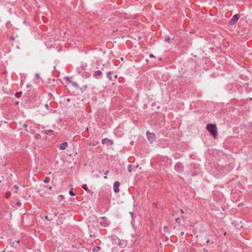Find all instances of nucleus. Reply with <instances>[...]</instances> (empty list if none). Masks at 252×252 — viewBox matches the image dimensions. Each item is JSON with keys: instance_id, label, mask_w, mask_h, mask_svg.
<instances>
[{"instance_id": "f257e3e1", "label": "nucleus", "mask_w": 252, "mask_h": 252, "mask_svg": "<svg viewBox=\"0 0 252 252\" xmlns=\"http://www.w3.org/2000/svg\"><path fill=\"white\" fill-rule=\"evenodd\" d=\"M207 129L211 133L214 137H216L217 135L216 126L214 124H208L206 126Z\"/></svg>"}, {"instance_id": "f03ea898", "label": "nucleus", "mask_w": 252, "mask_h": 252, "mask_svg": "<svg viewBox=\"0 0 252 252\" xmlns=\"http://www.w3.org/2000/svg\"><path fill=\"white\" fill-rule=\"evenodd\" d=\"M146 135L148 139L150 141L151 143H152L156 138L155 133H151L149 131H147L146 132Z\"/></svg>"}, {"instance_id": "7ed1b4c3", "label": "nucleus", "mask_w": 252, "mask_h": 252, "mask_svg": "<svg viewBox=\"0 0 252 252\" xmlns=\"http://www.w3.org/2000/svg\"><path fill=\"white\" fill-rule=\"evenodd\" d=\"M120 184L118 181H116L114 182V185H113V189H114V191L115 193H118L120 191V189H119Z\"/></svg>"}, {"instance_id": "20e7f679", "label": "nucleus", "mask_w": 252, "mask_h": 252, "mask_svg": "<svg viewBox=\"0 0 252 252\" xmlns=\"http://www.w3.org/2000/svg\"><path fill=\"white\" fill-rule=\"evenodd\" d=\"M240 18V16L238 14H235L230 21L231 24H234L236 23Z\"/></svg>"}, {"instance_id": "39448f33", "label": "nucleus", "mask_w": 252, "mask_h": 252, "mask_svg": "<svg viewBox=\"0 0 252 252\" xmlns=\"http://www.w3.org/2000/svg\"><path fill=\"white\" fill-rule=\"evenodd\" d=\"M183 169V165L181 163H177L175 165V169L178 172H181Z\"/></svg>"}, {"instance_id": "423d86ee", "label": "nucleus", "mask_w": 252, "mask_h": 252, "mask_svg": "<svg viewBox=\"0 0 252 252\" xmlns=\"http://www.w3.org/2000/svg\"><path fill=\"white\" fill-rule=\"evenodd\" d=\"M68 146V143L66 142L61 143L58 146L59 148L61 150H65Z\"/></svg>"}, {"instance_id": "0eeeda50", "label": "nucleus", "mask_w": 252, "mask_h": 252, "mask_svg": "<svg viewBox=\"0 0 252 252\" xmlns=\"http://www.w3.org/2000/svg\"><path fill=\"white\" fill-rule=\"evenodd\" d=\"M100 219V223L103 226L106 227L108 225L109 223L108 221L105 219V217H102Z\"/></svg>"}, {"instance_id": "6e6552de", "label": "nucleus", "mask_w": 252, "mask_h": 252, "mask_svg": "<svg viewBox=\"0 0 252 252\" xmlns=\"http://www.w3.org/2000/svg\"><path fill=\"white\" fill-rule=\"evenodd\" d=\"M42 132L43 134L50 135H53L54 134V131L51 129L43 130L42 131Z\"/></svg>"}, {"instance_id": "1a4fd4ad", "label": "nucleus", "mask_w": 252, "mask_h": 252, "mask_svg": "<svg viewBox=\"0 0 252 252\" xmlns=\"http://www.w3.org/2000/svg\"><path fill=\"white\" fill-rule=\"evenodd\" d=\"M102 74V72L100 70H97L94 72V73L93 74V77L94 78L98 79L100 77V75Z\"/></svg>"}, {"instance_id": "9d476101", "label": "nucleus", "mask_w": 252, "mask_h": 252, "mask_svg": "<svg viewBox=\"0 0 252 252\" xmlns=\"http://www.w3.org/2000/svg\"><path fill=\"white\" fill-rule=\"evenodd\" d=\"M35 77L37 78V79L35 80V82L37 84H38L40 82V77L39 73H36L35 74Z\"/></svg>"}, {"instance_id": "9b49d317", "label": "nucleus", "mask_w": 252, "mask_h": 252, "mask_svg": "<svg viewBox=\"0 0 252 252\" xmlns=\"http://www.w3.org/2000/svg\"><path fill=\"white\" fill-rule=\"evenodd\" d=\"M82 188L84 189L86 191H88V192H89L90 191V190L89 189H88V188L87 187V186L86 184H84V185H83L82 186Z\"/></svg>"}, {"instance_id": "f8f14e48", "label": "nucleus", "mask_w": 252, "mask_h": 252, "mask_svg": "<svg viewBox=\"0 0 252 252\" xmlns=\"http://www.w3.org/2000/svg\"><path fill=\"white\" fill-rule=\"evenodd\" d=\"M100 248L98 246H94L93 249V251L94 252H98L100 250Z\"/></svg>"}, {"instance_id": "ddd939ff", "label": "nucleus", "mask_w": 252, "mask_h": 252, "mask_svg": "<svg viewBox=\"0 0 252 252\" xmlns=\"http://www.w3.org/2000/svg\"><path fill=\"white\" fill-rule=\"evenodd\" d=\"M50 178H49V177H46L44 179V180H43V182H44V183H49V182H50Z\"/></svg>"}, {"instance_id": "4468645a", "label": "nucleus", "mask_w": 252, "mask_h": 252, "mask_svg": "<svg viewBox=\"0 0 252 252\" xmlns=\"http://www.w3.org/2000/svg\"><path fill=\"white\" fill-rule=\"evenodd\" d=\"M111 72H108L107 73V77L108 78V79L109 80H111L112 79V77H111Z\"/></svg>"}, {"instance_id": "2eb2a0df", "label": "nucleus", "mask_w": 252, "mask_h": 252, "mask_svg": "<svg viewBox=\"0 0 252 252\" xmlns=\"http://www.w3.org/2000/svg\"><path fill=\"white\" fill-rule=\"evenodd\" d=\"M69 194L71 196H75V195H76V194L75 193H74L73 191V189H70V190L69 191Z\"/></svg>"}, {"instance_id": "dca6fc26", "label": "nucleus", "mask_w": 252, "mask_h": 252, "mask_svg": "<svg viewBox=\"0 0 252 252\" xmlns=\"http://www.w3.org/2000/svg\"><path fill=\"white\" fill-rule=\"evenodd\" d=\"M175 221L177 223L179 224V225H181L180 219L179 217L175 218Z\"/></svg>"}, {"instance_id": "f3484780", "label": "nucleus", "mask_w": 252, "mask_h": 252, "mask_svg": "<svg viewBox=\"0 0 252 252\" xmlns=\"http://www.w3.org/2000/svg\"><path fill=\"white\" fill-rule=\"evenodd\" d=\"M22 92H18V93H16L15 94V96L17 97H19L20 96V95H21Z\"/></svg>"}, {"instance_id": "a211bd4d", "label": "nucleus", "mask_w": 252, "mask_h": 252, "mask_svg": "<svg viewBox=\"0 0 252 252\" xmlns=\"http://www.w3.org/2000/svg\"><path fill=\"white\" fill-rule=\"evenodd\" d=\"M105 141H110V140L107 138H104L102 140L101 143L104 144Z\"/></svg>"}, {"instance_id": "6ab92c4d", "label": "nucleus", "mask_w": 252, "mask_h": 252, "mask_svg": "<svg viewBox=\"0 0 252 252\" xmlns=\"http://www.w3.org/2000/svg\"><path fill=\"white\" fill-rule=\"evenodd\" d=\"M87 88V85L84 86L83 88H81L80 90H81L82 93H83L84 91H85L86 90Z\"/></svg>"}, {"instance_id": "aec40b11", "label": "nucleus", "mask_w": 252, "mask_h": 252, "mask_svg": "<svg viewBox=\"0 0 252 252\" xmlns=\"http://www.w3.org/2000/svg\"><path fill=\"white\" fill-rule=\"evenodd\" d=\"M64 79H65L66 81L68 82L69 83H71V82H72L70 80V78H69L68 77H67V76L65 77H64Z\"/></svg>"}, {"instance_id": "412c9836", "label": "nucleus", "mask_w": 252, "mask_h": 252, "mask_svg": "<svg viewBox=\"0 0 252 252\" xmlns=\"http://www.w3.org/2000/svg\"><path fill=\"white\" fill-rule=\"evenodd\" d=\"M127 171L129 172H131V164H129L127 166Z\"/></svg>"}, {"instance_id": "4be33fe9", "label": "nucleus", "mask_w": 252, "mask_h": 252, "mask_svg": "<svg viewBox=\"0 0 252 252\" xmlns=\"http://www.w3.org/2000/svg\"><path fill=\"white\" fill-rule=\"evenodd\" d=\"M71 84H72V85L74 87H76V88H78V87H79V86L78 85V84H77L76 83H75V82H71Z\"/></svg>"}, {"instance_id": "5701e85b", "label": "nucleus", "mask_w": 252, "mask_h": 252, "mask_svg": "<svg viewBox=\"0 0 252 252\" xmlns=\"http://www.w3.org/2000/svg\"><path fill=\"white\" fill-rule=\"evenodd\" d=\"M108 172H109V171H108V170H106V171L105 172V173H104V175H105V176H104V179H107V176H106V175H107V173H108Z\"/></svg>"}, {"instance_id": "b1692460", "label": "nucleus", "mask_w": 252, "mask_h": 252, "mask_svg": "<svg viewBox=\"0 0 252 252\" xmlns=\"http://www.w3.org/2000/svg\"><path fill=\"white\" fill-rule=\"evenodd\" d=\"M63 195H59V196H58V198L59 201H60L62 200V198H63Z\"/></svg>"}, {"instance_id": "393cba45", "label": "nucleus", "mask_w": 252, "mask_h": 252, "mask_svg": "<svg viewBox=\"0 0 252 252\" xmlns=\"http://www.w3.org/2000/svg\"><path fill=\"white\" fill-rule=\"evenodd\" d=\"M23 126L26 128V130L28 131V130L27 129V127H28L27 125L25 124L23 125Z\"/></svg>"}, {"instance_id": "a878e982", "label": "nucleus", "mask_w": 252, "mask_h": 252, "mask_svg": "<svg viewBox=\"0 0 252 252\" xmlns=\"http://www.w3.org/2000/svg\"><path fill=\"white\" fill-rule=\"evenodd\" d=\"M32 87V85L31 84H28L27 85V88H31Z\"/></svg>"}, {"instance_id": "bb28decb", "label": "nucleus", "mask_w": 252, "mask_h": 252, "mask_svg": "<svg viewBox=\"0 0 252 252\" xmlns=\"http://www.w3.org/2000/svg\"><path fill=\"white\" fill-rule=\"evenodd\" d=\"M10 195V193H6V198H8Z\"/></svg>"}, {"instance_id": "cd10ccee", "label": "nucleus", "mask_w": 252, "mask_h": 252, "mask_svg": "<svg viewBox=\"0 0 252 252\" xmlns=\"http://www.w3.org/2000/svg\"><path fill=\"white\" fill-rule=\"evenodd\" d=\"M35 137L36 139H37L40 137V135L39 134H37V135H35Z\"/></svg>"}, {"instance_id": "c85d7f7f", "label": "nucleus", "mask_w": 252, "mask_h": 252, "mask_svg": "<svg viewBox=\"0 0 252 252\" xmlns=\"http://www.w3.org/2000/svg\"><path fill=\"white\" fill-rule=\"evenodd\" d=\"M149 57H150V58H154V57H155V56H154V55H153V54H150V55H149Z\"/></svg>"}, {"instance_id": "c756f323", "label": "nucleus", "mask_w": 252, "mask_h": 252, "mask_svg": "<svg viewBox=\"0 0 252 252\" xmlns=\"http://www.w3.org/2000/svg\"><path fill=\"white\" fill-rule=\"evenodd\" d=\"M45 219L47 220H49L50 219L48 218V216H45Z\"/></svg>"}, {"instance_id": "7c9ffc66", "label": "nucleus", "mask_w": 252, "mask_h": 252, "mask_svg": "<svg viewBox=\"0 0 252 252\" xmlns=\"http://www.w3.org/2000/svg\"><path fill=\"white\" fill-rule=\"evenodd\" d=\"M166 41H167V42H169V41H170V38H166L165 39Z\"/></svg>"}, {"instance_id": "2f4dec72", "label": "nucleus", "mask_w": 252, "mask_h": 252, "mask_svg": "<svg viewBox=\"0 0 252 252\" xmlns=\"http://www.w3.org/2000/svg\"><path fill=\"white\" fill-rule=\"evenodd\" d=\"M14 187H15V189H18L19 188L18 186V185H15L14 186Z\"/></svg>"}, {"instance_id": "473e14b6", "label": "nucleus", "mask_w": 252, "mask_h": 252, "mask_svg": "<svg viewBox=\"0 0 252 252\" xmlns=\"http://www.w3.org/2000/svg\"><path fill=\"white\" fill-rule=\"evenodd\" d=\"M45 107L46 108H48V107H49V105L47 103L45 104Z\"/></svg>"}, {"instance_id": "72a5a7b5", "label": "nucleus", "mask_w": 252, "mask_h": 252, "mask_svg": "<svg viewBox=\"0 0 252 252\" xmlns=\"http://www.w3.org/2000/svg\"><path fill=\"white\" fill-rule=\"evenodd\" d=\"M175 213H176V212H175V211L173 212L172 213V216H174L175 215Z\"/></svg>"}, {"instance_id": "f704fd0d", "label": "nucleus", "mask_w": 252, "mask_h": 252, "mask_svg": "<svg viewBox=\"0 0 252 252\" xmlns=\"http://www.w3.org/2000/svg\"><path fill=\"white\" fill-rule=\"evenodd\" d=\"M180 211H181V212L182 214L184 213V210H183V209H181V210H180Z\"/></svg>"}, {"instance_id": "c9c22d12", "label": "nucleus", "mask_w": 252, "mask_h": 252, "mask_svg": "<svg viewBox=\"0 0 252 252\" xmlns=\"http://www.w3.org/2000/svg\"><path fill=\"white\" fill-rule=\"evenodd\" d=\"M180 234H181V236H183L184 234V232L182 231V232H181Z\"/></svg>"}, {"instance_id": "e433bc0d", "label": "nucleus", "mask_w": 252, "mask_h": 252, "mask_svg": "<svg viewBox=\"0 0 252 252\" xmlns=\"http://www.w3.org/2000/svg\"><path fill=\"white\" fill-rule=\"evenodd\" d=\"M41 128L42 129H44V128H45V127L44 126H41Z\"/></svg>"}, {"instance_id": "4c0bfd02", "label": "nucleus", "mask_w": 252, "mask_h": 252, "mask_svg": "<svg viewBox=\"0 0 252 252\" xmlns=\"http://www.w3.org/2000/svg\"><path fill=\"white\" fill-rule=\"evenodd\" d=\"M66 100H67V101H69L70 100V99L69 98H67V99H66Z\"/></svg>"}, {"instance_id": "58836bf2", "label": "nucleus", "mask_w": 252, "mask_h": 252, "mask_svg": "<svg viewBox=\"0 0 252 252\" xmlns=\"http://www.w3.org/2000/svg\"><path fill=\"white\" fill-rule=\"evenodd\" d=\"M54 215L55 216H57V213H54Z\"/></svg>"}, {"instance_id": "ea45409f", "label": "nucleus", "mask_w": 252, "mask_h": 252, "mask_svg": "<svg viewBox=\"0 0 252 252\" xmlns=\"http://www.w3.org/2000/svg\"><path fill=\"white\" fill-rule=\"evenodd\" d=\"M88 130H89L88 128V127H86V130L88 131Z\"/></svg>"}, {"instance_id": "a19ab883", "label": "nucleus", "mask_w": 252, "mask_h": 252, "mask_svg": "<svg viewBox=\"0 0 252 252\" xmlns=\"http://www.w3.org/2000/svg\"><path fill=\"white\" fill-rule=\"evenodd\" d=\"M51 189H52V187H51V186H50V187L49 188V189L50 190H51Z\"/></svg>"}, {"instance_id": "79ce46f5", "label": "nucleus", "mask_w": 252, "mask_h": 252, "mask_svg": "<svg viewBox=\"0 0 252 252\" xmlns=\"http://www.w3.org/2000/svg\"><path fill=\"white\" fill-rule=\"evenodd\" d=\"M51 174V172H49V173L48 174V175H50Z\"/></svg>"}, {"instance_id": "37998d69", "label": "nucleus", "mask_w": 252, "mask_h": 252, "mask_svg": "<svg viewBox=\"0 0 252 252\" xmlns=\"http://www.w3.org/2000/svg\"><path fill=\"white\" fill-rule=\"evenodd\" d=\"M16 242H17V244H19V241L18 240V241H16Z\"/></svg>"}, {"instance_id": "c03bdc74", "label": "nucleus", "mask_w": 252, "mask_h": 252, "mask_svg": "<svg viewBox=\"0 0 252 252\" xmlns=\"http://www.w3.org/2000/svg\"><path fill=\"white\" fill-rule=\"evenodd\" d=\"M209 240H207V241H206V243H209Z\"/></svg>"}, {"instance_id": "a18cd8bd", "label": "nucleus", "mask_w": 252, "mask_h": 252, "mask_svg": "<svg viewBox=\"0 0 252 252\" xmlns=\"http://www.w3.org/2000/svg\"><path fill=\"white\" fill-rule=\"evenodd\" d=\"M18 204L19 205H21V204H20V203H18Z\"/></svg>"}, {"instance_id": "49530a36", "label": "nucleus", "mask_w": 252, "mask_h": 252, "mask_svg": "<svg viewBox=\"0 0 252 252\" xmlns=\"http://www.w3.org/2000/svg\"><path fill=\"white\" fill-rule=\"evenodd\" d=\"M115 78H117V75H115Z\"/></svg>"}, {"instance_id": "de8ad7c7", "label": "nucleus", "mask_w": 252, "mask_h": 252, "mask_svg": "<svg viewBox=\"0 0 252 252\" xmlns=\"http://www.w3.org/2000/svg\"><path fill=\"white\" fill-rule=\"evenodd\" d=\"M7 252H11V251H7Z\"/></svg>"}, {"instance_id": "09e8293b", "label": "nucleus", "mask_w": 252, "mask_h": 252, "mask_svg": "<svg viewBox=\"0 0 252 252\" xmlns=\"http://www.w3.org/2000/svg\"><path fill=\"white\" fill-rule=\"evenodd\" d=\"M2 252H5V251H3Z\"/></svg>"}]
</instances>
